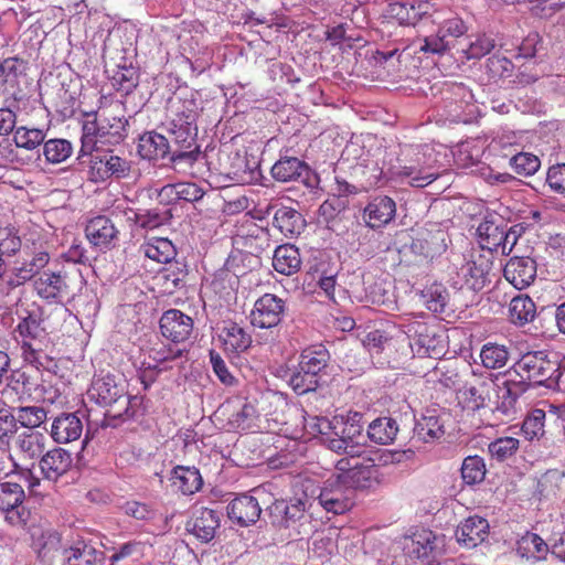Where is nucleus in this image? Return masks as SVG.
<instances>
[{
	"mask_svg": "<svg viewBox=\"0 0 565 565\" xmlns=\"http://www.w3.org/2000/svg\"><path fill=\"white\" fill-rule=\"evenodd\" d=\"M559 363L550 359L546 351H529L504 373L505 394L497 411L505 416L515 413V403L531 386H551L556 382Z\"/></svg>",
	"mask_w": 565,
	"mask_h": 565,
	"instance_id": "f257e3e1",
	"label": "nucleus"
},
{
	"mask_svg": "<svg viewBox=\"0 0 565 565\" xmlns=\"http://www.w3.org/2000/svg\"><path fill=\"white\" fill-rule=\"evenodd\" d=\"M215 416L226 420L228 430L257 434L267 428L266 420L250 403L227 401L217 408Z\"/></svg>",
	"mask_w": 565,
	"mask_h": 565,
	"instance_id": "f03ea898",
	"label": "nucleus"
},
{
	"mask_svg": "<svg viewBox=\"0 0 565 565\" xmlns=\"http://www.w3.org/2000/svg\"><path fill=\"white\" fill-rule=\"evenodd\" d=\"M170 132L174 141H191L198 134L200 107L194 98H172L168 104Z\"/></svg>",
	"mask_w": 565,
	"mask_h": 565,
	"instance_id": "7ed1b4c3",
	"label": "nucleus"
},
{
	"mask_svg": "<svg viewBox=\"0 0 565 565\" xmlns=\"http://www.w3.org/2000/svg\"><path fill=\"white\" fill-rule=\"evenodd\" d=\"M20 527L26 530L30 546L41 562H51L62 550V534L49 521L31 514L28 525Z\"/></svg>",
	"mask_w": 565,
	"mask_h": 565,
	"instance_id": "20e7f679",
	"label": "nucleus"
},
{
	"mask_svg": "<svg viewBox=\"0 0 565 565\" xmlns=\"http://www.w3.org/2000/svg\"><path fill=\"white\" fill-rule=\"evenodd\" d=\"M41 324V315L32 311L19 322L15 329L21 338L20 343L24 362L33 365L38 370L43 366L41 360L43 349L38 340L42 333L45 332V327Z\"/></svg>",
	"mask_w": 565,
	"mask_h": 565,
	"instance_id": "39448f33",
	"label": "nucleus"
},
{
	"mask_svg": "<svg viewBox=\"0 0 565 565\" xmlns=\"http://www.w3.org/2000/svg\"><path fill=\"white\" fill-rule=\"evenodd\" d=\"M89 396L102 406H109L114 417L129 416V396L122 385L113 375H106L93 382Z\"/></svg>",
	"mask_w": 565,
	"mask_h": 565,
	"instance_id": "423d86ee",
	"label": "nucleus"
},
{
	"mask_svg": "<svg viewBox=\"0 0 565 565\" xmlns=\"http://www.w3.org/2000/svg\"><path fill=\"white\" fill-rule=\"evenodd\" d=\"M25 493L19 483H0V512L11 526H25L30 522L31 512L23 504Z\"/></svg>",
	"mask_w": 565,
	"mask_h": 565,
	"instance_id": "0eeeda50",
	"label": "nucleus"
},
{
	"mask_svg": "<svg viewBox=\"0 0 565 565\" xmlns=\"http://www.w3.org/2000/svg\"><path fill=\"white\" fill-rule=\"evenodd\" d=\"M271 235L267 227L258 225L252 217L244 215L237 223L234 242L250 255H260L270 248Z\"/></svg>",
	"mask_w": 565,
	"mask_h": 565,
	"instance_id": "6e6552de",
	"label": "nucleus"
},
{
	"mask_svg": "<svg viewBox=\"0 0 565 565\" xmlns=\"http://www.w3.org/2000/svg\"><path fill=\"white\" fill-rule=\"evenodd\" d=\"M492 264L484 255L471 253L457 270L456 284L460 288L479 291L489 282Z\"/></svg>",
	"mask_w": 565,
	"mask_h": 565,
	"instance_id": "1a4fd4ad",
	"label": "nucleus"
},
{
	"mask_svg": "<svg viewBox=\"0 0 565 565\" xmlns=\"http://www.w3.org/2000/svg\"><path fill=\"white\" fill-rule=\"evenodd\" d=\"M100 114V143L118 145L127 137L128 120L118 102L99 108Z\"/></svg>",
	"mask_w": 565,
	"mask_h": 565,
	"instance_id": "9d476101",
	"label": "nucleus"
},
{
	"mask_svg": "<svg viewBox=\"0 0 565 565\" xmlns=\"http://www.w3.org/2000/svg\"><path fill=\"white\" fill-rule=\"evenodd\" d=\"M285 311V301L273 294L259 297L250 312V322L260 329H270L279 324Z\"/></svg>",
	"mask_w": 565,
	"mask_h": 565,
	"instance_id": "9b49d317",
	"label": "nucleus"
},
{
	"mask_svg": "<svg viewBox=\"0 0 565 565\" xmlns=\"http://www.w3.org/2000/svg\"><path fill=\"white\" fill-rule=\"evenodd\" d=\"M435 11L429 0H402L390 3L386 17L397 21L401 25H416L424 17Z\"/></svg>",
	"mask_w": 565,
	"mask_h": 565,
	"instance_id": "f8f14e48",
	"label": "nucleus"
},
{
	"mask_svg": "<svg viewBox=\"0 0 565 565\" xmlns=\"http://www.w3.org/2000/svg\"><path fill=\"white\" fill-rule=\"evenodd\" d=\"M159 324L162 335L173 343L188 341L194 329L193 319L178 309L164 311Z\"/></svg>",
	"mask_w": 565,
	"mask_h": 565,
	"instance_id": "ddd939ff",
	"label": "nucleus"
},
{
	"mask_svg": "<svg viewBox=\"0 0 565 565\" xmlns=\"http://www.w3.org/2000/svg\"><path fill=\"white\" fill-rule=\"evenodd\" d=\"M85 236L92 246L105 250L116 245L119 231L108 216L96 215L87 221Z\"/></svg>",
	"mask_w": 565,
	"mask_h": 565,
	"instance_id": "4468645a",
	"label": "nucleus"
},
{
	"mask_svg": "<svg viewBox=\"0 0 565 565\" xmlns=\"http://www.w3.org/2000/svg\"><path fill=\"white\" fill-rule=\"evenodd\" d=\"M537 274V264L529 256L511 257L503 268L504 278L518 290L530 287Z\"/></svg>",
	"mask_w": 565,
	"mask_h": 565,
	"instance_id": "2eb2a0df",
	"label": "nucleus"
},
{
	"mask_svg": "<svg viewBox=\"0 0 565 565\" xmlns=\"http://www.w3.org/2000/svg\"><path fill=\"white\" fill-rule=\"evenodd\" d=\"M396 216V203L386 195L373 198L363 209V221L372 230L388 225Z\"/></svg>",
	"mask_w": 565,
	"mask_h": 565,
	"instance_id": "dca6fc26",
	"label": "nucleus"
},
{
	"mask_svg": "<svg viewBox=\"0 0 565 565\" xmlns=\"http://www.w3.org/2000/svg\"><path fill=\"white\" fill-rule=\"evenodd\" d=\"M221 513L209 508H200L186 523V531L203 543H209L215 537L220 527Z\"/></svg>",
	"mask_w": 565,
	"mask_h": 565,
	"instance_id": "f3484780",
	"label": "nucleus"
},
{
	"mask_svg": "<svg viewBox=\"0 0 565 565\" xmlns=\"http://www.w3.org/2000/svg\"><path fill=\"white\" fill-rule=\"evenodd\" d=\"M63 555V565H104L106 559L102 550L84 539H78L64 548Z\"/></svg>",
	"mask_w": 565,
	"mask_h": 565,
	"instance_id": "a211bd4d",
	"label": "nucleus"
},
{
	"mask_svg": "<svg viewBox=\"0 0 565 565\" xmlns=\"http://www.w3.org/2000/svg\"><path fill=\"white\" fill-rule=\"evenodd\" d=\"M446 249L445 233L441 230L422 231L411 243L412 253L426 262H431L444 254Z\"/></svg>",
	"mask_w": 565,
	"mask_h": 565,
	"instance_id": "6ab92c4d",
	"label": "nucleus"
},
{
	"mask_svg": "<svg viewBox=\"0 0 565 565\" xmlns=\"http://www.w3.org/2000/svg\"><path fill=\"white\" fill-rule=\"evenodd\" d=\"M355 60L361 58L360 65L365 71H370L372 77H379L380 71L383 64L393 58L398 52L397 49L390 50L387 52L380 51L376 45H365L364 41L360 35H355Z\"/></svg>",
	"mask_w": 565,
	"mask_h": 565,
	"instance_id": "aec40b11",
	"label": "nucleus"
},
{
	"mask_svg": "<svg viewBox=\"0 0 565 565\" xmlns=\"http://www.w3.org/2000/svg\"><path fill=\"white\" fill-rule=\"evenodd\" d=\"M33 285L36 295L47 301L61 300L70 294L67 277L61 273L43 271Z\"/></svg>",
	"mask_w": 565,
	"mask_h": 565,
	"instance_id": "412c9836",
	"label": "nucleus"
},
{
	"mask_svg": "<svg viewBox=\"0 0 565 565\" xmlns=\"http://www.w3.org/2000/svg\"><path fill=\"white\" fill-rule=\"evenodd\" d=\"M262 508L258 498L248 494H242L227 505L228 518L241 526H248L258 521Z\"/></svg>",
	"mask_w": 565,
	"mask_h": 565,
	"instance_id": "4be33fe9",
	"label": "nucleus"
},
{
	"mask_svg": "<svg viewBox=\"0 0 565 565\" xmlns=\"http://www.w3.org/2000/svg\"><path fill=\"white\" fill-rule=\"evenodd\" d=\"M489 522L484 518L473 515L467 518L458 525L456 537L466 548H475L488 537Z\"/></svg>",
	"mask_w": 565,
	"mask_h": 565,
	"instance_id": "5701e85b",
	"label": "nucleus"
},
{
	"mask_svg": "<svg viewBox=\"0 0 565 565\" xmlns=\"http://www.w3.org/2000/svg\"><path fill=\"white\" fill-rule=\"evenodd\" d=\"M273 225L288 238L297 237L306 227V221L294 207H278L273 216Z\"/></svg>",
	"mask_w": 565,
	"mask_h": 565,
	"instance_id": "b1692460",
	"label": "nucleus"
},
{
	"mask_svg": "<svg viewBox=\"0 0 565 565\" xmlns=\"http://www.w3.org/2000/svg\"><path fill=\"white\" fill-rule=\"evenodd\" d=\"M46 437L38 431L20 434L15 440L19 454L29 459H55V455L45 448Z\"/></svg>",
	"mask_w": 565,
	"mask_h": 565,
	"instance_id": "393cba45",
	"label": "nucleus"
},
{
	"mask_svg": "<svg viewBox=\"0 0 565 565\" xmlns=\"http://www.w3.org/2000/svg\"><path fill=\"white\" fill-rule=\"evenodd\" d=\"M50 255L46 250H38L23 259L20 266L14 268V277L9 280L12 286H19L33 278L49 264Z\"/></svg>",
	"mask_w": 565,
	"mask_h": 565,
	"instance_id": "a878e982",
	"label": "nucleus"
},
{
	"mask_svg": "<svg viewBox=\"0 0 565 565\" xmlns=\"http://www.w3.org/2000/svg\"><path fill=\"white\" fill-rule=\"evenodd\" d=\"M299 249L292 244H282L275 248L273 255L274 269L285 276H291L301 268Z\"/></svg>",
	"mask_w": 565,
	"mask_h": 565,
	"instance_id": "bb28decb",
	"label": "nucleus"
},
{
	"mask_svg": "<svg viewBox=\"0 0 565 565\" xmlns=\"http://www.w3.org/2000/svg\"><path fill=\"white\" fill-rule=\"evenodd\" d=\"M83 431L82 420L76 414H62L57 416L51 429L52 438L57 443H70L81 437Z\"/></svg>",
	"mask_w": 565,
	"mask_h": 565,
	"instance_id": "cd10ccee",
	"label": "nucleus"
},
{
	"mask_svg": "<svg viewBox=\"0 0 565 565\" xmlns=\"http://www.w3.org/2000/svg\"><path fill=\"white\" fill-rule=\"evenodd\" d=\"M138 153L142 159L147 160L163 159L168 153H170V145L163 135L156 131H149L140 136Z\"/></svg>",
	"mask_w": 565,
	"mask_h": 565,
	"instance_id": "c85d7f7f",
	"label": "nucleus"
},
{
	"mask_svg": "<svg viewBox=\"0 0 565 565\" xmlns=\"http://www.w3.org/2000/svg\"><path fill=\"white\" fill-rule=\"evenodd\" d=\"M477 233L481 248L490 252L499 253L500 245L507 239L505 228L489 217L479 224Z\"/></svg>",
	"mask_w": 565,
	"mask_h": 565,
	"instance_id": "c756f323",
	"label": "nucleus"
},
{
	"mask_svg": "<svg viewBox=\"0 0 565 565\" xmlns=\"http://www.w3.org/2000/svg\"><path fill=\"white\" fill-rule=\"evenodd\" d=\"M221 339L224 350L231 353L244 352L252 344V335L238 323L232 321L223 328Z\"/></svg>",
	"mask_w": 565,
	"mask_h": 565,
	"instance_id": "7c9ffc66",
	"label": "nucleus"
},
{
	"mask_svg": "<svg viewBox=\"0 0 565 565\" xmlns=\"http://www.w3.org/2000/svg\"><path fill=\"white\" fill-rule=\"evenodd\" d=\"M536 315L534 301L526 295H519L510 301L509 320L515 326L523 327L533 321Z\"/></svg>",
	"mask_w": 565,
	"mask_h": 565,
	"instance_id": "2f4dec72",
	"label": "nucleus"
},
{
	"mask_svg": "<svg viewBox=\"0 0 565 565\" xmlns=\"http://www.w3.org/2000/svg\"><path fill=\"white\" fill-rule=\"evenodd\" d=\"M172 481L183 494H193L199 491L203 484L199 469L185 466H178L173 469Z\"/></svg>",
	"mask_w": 565,
	"mask_h": 565,
	"instance_id": "473e14b6",
	"label": "nucleus"
},
{
	"mask_svg": "<svg viewBox=\"0 0 565 565\" xmlns=\"http://www.w3.org/2000/svg\"><path fill=\"white\" fill-rule=\"evenodd\" d=\"M395 174L397 178L408 179L409 185L414 188H425L439 177L438 173L420 166L418 160L408 166L399 167Z\"/></svg>",
	"mask_w": 565,
	"mask_h": 565,
	"instance_id": "72a5a7b5",
	"label": "nucleus"
},
{
	"mask_svg": "<svg viewBox=\"0 0 565 565\" xmlns=\"http://www.w3.org/2000/svg\"><path fill=\"white\" fill-rule=\"evenodd\" d=\"M146 257L162 264L172 262L177 252L171 241L163 237H152L141 245Z\"/></svg>",
	"mask_w": 565,
	"mask_h": 565,
	"instance_id": "f704fd0d",
	"label": "nucleus"
},
{
	"mask_svg": "<svg viewBox=\"0 0 565 565\" xmlns=\"http://www.w3.org/2000/svg\"><path fill=\"white\" fill-rule=\"evenodd\" d=\"M479 355L483 367L497 370L505 366L510 359V351L504 344L487 342L482 345Z\"/></svg>",
	"mask_w": 565,
	"mask_h": 565,
	"instance_id": "c9c22d12",
	"label": "nucleus"
},
{
	"mask_svg": "<svg viewBox=\"0 0 565 565\" xmlns=\"http://www.w3.org/2000/svg\"><path fill=\"white\" fill-rule=\"evenodd\" d=\"M100 135L102 128L99 110L97 113L87 114L82 127L81 153H90L95 149L96 145L100 142Z\"/></svg>",
	"mask_w": 565,
	"mask_h": 565,
	"instance_id": "e433bc0d",
	"label": "nucleus"
},
{
	"mask_svg": "<svg viewBox=\"0 0 565 565\" xmlns=\"http://www.w3.org/2000/svg\"><path fill=\"white\" fill-rule=\"evenodd\" d=\"M398 433V425L391 417H380L374 419L367 428V436L371 440L387 445L392 443Z\"/></svg>",
	"mask_w": 565,
	"mask_h": 565,
	"instance_id": "4c0bfd02",
	"label": "nucleus"
},
{
	"mask_svg": "<svg viewBox=\"0 0 565 565\" xmlns=\"http://www.w3.org/2000/svg\"><path fill=\"white\" fill-rule=\"evenodd\" d=\"M548 551V545L535 533H526L516 543V553L521 557L543 559Z\"/></svg>",
	"mask_w": 565,
	"mask_h": 565,
	"instance_id": "58836bf2",
	"label": "nucleus"
},
{
	"mask_svg": "<svg viewBox=\"0 0 565 565\" xmlns=\"http://www.w3.org/2000/svg\"><path fill=\"white\" fill-rule=\"evenodd\" d=\"M425 307L438 315L446 313L449 305V292L441 284H433L423 291Z\"/></svg>",
	"mask_w": 565,
	"mask_h": 565,
	"instance_id": "ea45409f",
	"label": "nucleus"
},
{
	"mask_svg": "<svg viewBox=\"0 0 565 565\" xmlns=\"http://www.w3.org/2000/svg\"><path fill=\"white\" fill-rule=\"evenodd\" d=\"M403 548L415 558L428 556L434 548L433 533L420 531L404 539Z\"/></svg>",
	"mask_w": 565,
	"mask_h": 565,
	"instance_id": "a19ab883",
	"label": "nucleus"
},
{
	"mask_svg": "<svg viewBox=\"0 0 565 565\" xmlns=\"http://www.w3.org/2000/svg\"><path fill=\"white\" fill-rule=\"evenodd\" d=\"M486 383L482 382L478 385H465L458 393L459 404L466 411L478 412L486 408V396L483 395V387Z\"/></svg>",
	"mask_w": 565,
	"mask_h": 565,
	"instance_id": "79ce46f5",
	"label": "nucleus"
},
{
	"mask_svg": "<svg viewBox=\"0 0 565 565\" xmlns=\"http://www.w3.org/2000/svg\"><path fill=\"white\" fill-rule=\"evenodd\" d=\"M329 361V352L323 345L305 349L300 354L298 365L320 375Z\"/></svg>",
	"mask_w": 565,
	"mask_h": 565,
	"instance_id": "37998d69",
	"label": "nucleus"
},
{
	"mask_svg": "<svg viewBox=\"0 0 565 565\" xmlns=\"http://www.w3.org/2000/svg\"><path fill=\"white\" fill-rule=\"evenodd\" d=\"M178 146L172 151L171 161L174 168L179 167H192L199 159L201 151L195 142V137L191 138V141H174Z\"/></svg>",
	"mask_w": 565,
	"mask_h": 565,
	"instance_id": "c03bdc74",
	"label": "nucleus"
},
{
	"mask_svg": "<svg viewBox=\"0 0 565 565\" xmlns=\"http://www.w3.org/2000/svg\"><path fill=\"white\" fill-rule=\"evenodd\" d=\"M303 164L295 157L278 160L271 168V175L280 182H289L301 175Z\"/></svg>",
	"mask_w": 565,
	"mask_h": 565,
	"instance_id": "a18cd8bd",
	"label": "nucleus"
},
{
	"mask_svg": "<svg viewBox=\"0 0 565 565\" xmlns=\"http://www.w3.org/2000/svg\"><path fill=\"white\" fill-rule=\"evenodd\" d=\"M71 467V461H33L30 472L34 479H39L38 472L49 481H56Z\"/></svg>",
	"mask_w": 565,
	"mask_h": 565,
	"instance_id": "49530a36",
	"label": "nucleus"
},
{
	"mask_svg": "<svg viewBox=\"0 0 565 565\" xmlns=\"http://www.w3.org/2000/svg\"><path fill=\"white\" fill-rule=\"evenodd\" d=\"M545 417L541 408H533L526 414L521 431L527 440L540 439L544 435Z\"/></svg>",
	"mask_w": 565,
	"mask_h": 565,
	"instance_id": "de8ad7c7",
	"label": "nucleus"
},
{
	"mask_svg": "<svg viewBox=\"0 0 565 565\" xmlns=\"http://www.w3.org/2000/svg\"><path fill=\"white\" fill-rule=\"evenodd\" d=\"M319 382L320 375L299 365L289 380L290 386L299 395L316 391Z\"/></svg>",
	"mask_w": 565,
	"mask_h": 565,
	"instance_id": "09e8293b",
	"label": "nucleus"
},
{
	"mask_svg": "<svg viewBox=\"0 0 565 565\" xmlns=\"http://www.w3.org/2000/svg\"><path fill=\"white\" fill-rule=\"evenodd\" d=\"M113 87L122 94L131 93L138 85L139 75L132 66L118 67L110 77Z\"/></svg>",
	"mask_w": 565,
	"mask_h": 565,
	"instance_id": "8fccbe9b",
	"label": "nucleus"
},
{
	"mask_svg": "<svg viewBox=\"0 0 565 565\" xmlns=\"http://www.w3.org/2000/svg\"><path fill=\"white\" fill-rule=\"evenodd\" d=\"M45 132L39 128L18 127L13 132V141L18 148L34 150L43 143Z\"/></svg>",
	"mask_w": 565,
	"mask_h": 565,
	"instance_id": "3c124183",
	"label": "nucleus"
},
{
	"mask_svg": "<svg viewBox=\"0 0 565 565\" xmlns=\"http://www.w3.org/2000/svg\"><path fill=\"white\" fill-rule=\"evenodd\" d=\"M162 192L167 195L174 194L178 200L186 202L200 201L204 195L203 189L193 182L168 184L162 188Z\"/></svg>",
	"mask_w": 565,
	"mask_h": 565,
	"instance_id": "603ef678",
	"label": "nucleus"
},
{
	"mask_svg": "<svg viewBox=\"0 0 565 565\" xmlns=\"http://www.w3.org/2000/svg\"><path fill=\"white\" fill-rule=\"evenodd\" d=\"M72 152V143L66 139H50L43 146L44 157L51 163L65 161L71 157Z\"/></svg>",
	"mask_w": 565,
	"mask_h": 565,
	"instance_id": "864d4df0",
	"label": "nucleus"
},
{
	"mask_svg": "<svg viewBox=\"0 0 565 565\" xmlns=\"http://www.w3.org/2000/svg\"><path fill=\"white\" fill-rule=\"evenodd\" d=\"M166 265L160 270L159 278L162 280L166 291L173 292L174 289L180 287L186 276L185 266L178 262H170Z\"/></svg>",
	"mask_w": 565,
	"mask_h": 565,
	"instance_id": "5fc2aeb1",
	"label": "nucleus"
},
{
	"mask_svg": "<svg viewBox=\"0 0 565 565\" xmlns=\"http://www.w3.org/2000/svg\"><path fill=\"white\" fill-rule=\"evenodd\" d=\"M145 544L140 541H129L118 547H114V553L109 557V565H116L124 559L138 561L143 556Z\"/></svg>",
	"mask_w": 565,
	"mask_h": 565,
	"instance_id": "6e6d98bb",
	"label": "nucleus"
},
{
	"mask_svg": "<svg viewBox=\"0 0 565 565\" xmlns=\"http://www.w3.org/2000/svg\"><path fill=\"white\" fill-rule=\"evenodd\" d=\"M379 465H355V492L380 483Z\"/></svg>",
	"mask_w": 565,
	"mask_h": 565,
	"instance_id": "4d7b16f0",
	"label": "nucleus"
},
{
	"mask_svg": "<svg viewBox=\"0 0 565 565\" xmlns=\"http://www.w3.org/2000/svg\"><path fill=\"white\" fill-rule=\"evenodd\" d=\"M15 419L26 428H35L46 419V411L40 406H22L17 409Z\"/></svg>",
	"mask_w": 565,
	"mask_h": 565,
	"instance_id": "13d9d810",
	"label": "nucleus"
},
{
	"mask_svg": "<svg viewBox=\"0 0 565 565\" xmlns=\"http://www.w3.org/2000/svg\"><path fill=\"white\" fill-rule=\"evenodd\" d=\"M417 434L420 439L428 443L440 439L445 435L444 425L437 416H425L418 424Z\"/></svg>",
	"mask_w": 565,
	"mask_h": 565,
	"instance_id": "bf43d9fd",
	"label": "nucleus"
},
{
	"mask_svg": "<svg viewBox=\"0 0 565 565\" xmlns=\"http://www.w3.org/2000/svg\"><path fill=\"white\" fill-rule=\"evenodd\" d=\"M510 164L514 172L521 175H532L540 168V160L536 156L529 152H520L510 159Z\"/></svg>",
	"mask_w": 565,
	"mask_h": 565,
	"instance_id": "052dcab7",
	"label": "nucleus"
},
{
	"mask_svg": "<svg viewBox=\"0 0 565 565\" xmlns=\"http://www.w3.org/2000/svg\"><path fill=\"white\" fill-rule=\"evenodd\" d=\"M520 441L514 437H500L488 446L489 452L497 459H507L515 455L519 449Z\"/></svg>",
	"mask_w": 565,
	"mask_h": 565,
	"instance_id": "680f3d73",
	"label": "nucleus"
},
{
	"mask_svg": "<svg viewBox=\"0 0 565 565\" xmlns=\"http://www.w3.org/2000/svg\"><path fill=\"white\" fill-rule=\"evenodd\" d=\"M109 171L110 170L108 167L107 152L102 156H92L88 170V177L90 181L95 183L106 181L107 179L110 178Z\"/></svg>",
	"mask_w": 565,
	"mask_h": 565,
	"instance_id": "e2e57ef3",
	"label": "nucleus"
},
{
	"mask_svg": "<svg viewBox=\"0 0 565 565\" xmlns=\"http://www.w3.org/2000/svg\"><path fill=\"white\" fill-rule=\"evenodd\" d=\"M461 476L468 484L480 483L486 477L484 461H462Z\"/></svg>",
	"mask_w": 565,
	"mask_h": 565,
	"instance_id": "0e129e2a",
	"label": "nucleus"
},
{
	"mask_svg": "<svg viewBox=\"0 0 565 565\" xmlns=\"http://www.w3.org/2000/svg\"><path fill=\"white\" fill-rule=\"evenodd\" d=\"M382 541L376 531L369 530L362 540L363 555H371L372 563H377L382 555Z\"/></svg>",
	"mask_w": 565,
	"mask_h": 565,
	"instance_id": "69168bd1",
	"label": "nucleus"
},
{
	"mask_svg": "<svg viewBox=\"0 0 565 565\" xmlns=\"http://www.w3.org/2000/svg\"><path fill=\"white\" fill-rule=\"evenodd\" d=\"M210 361L212 364L213 372L217 376V379L226 386H232L235 384L236 379L230 372L225 361L222 356L215 351L210 352Z\"/></svg>",
	"mask_w": 565,
	"mask_h": 565,
	"instance_id": "338daca9",
	"label": "nucleus"
},
{
	"mask_svg": "<svg viewBox=\"0 0 565 565\" xmlns=\"http://www.w3.org/2000/svg\"><path fill=\"white\" fill-rule=\"evenodd\" d=\"M546 182L558 193H565V163L552 166L547 171Z\"/></svg>",
	"mask_w": 565,
	"mask_h": 565,
	"instance_id": "774afa93",
	"label": "nucleus"
}]
</instances>
